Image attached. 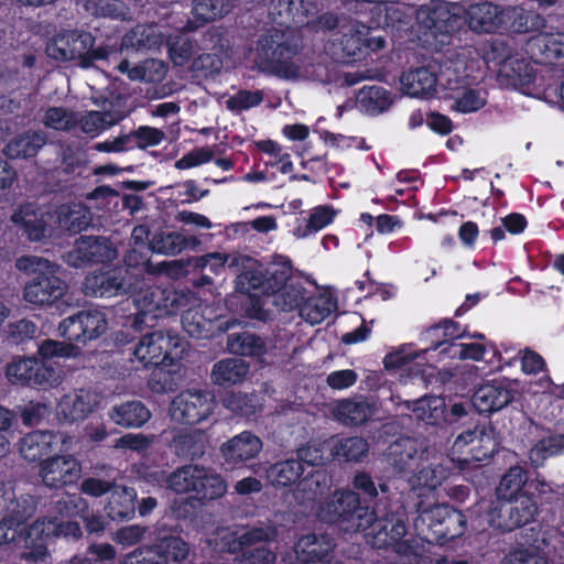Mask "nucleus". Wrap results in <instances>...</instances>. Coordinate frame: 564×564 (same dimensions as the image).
Returning a JSON list of instances; mask_svg holds the SVG:
<instances>
[{"label": "nucleus", "instance_id": "nucleus-7", "mask_svg": "<svg viewBox=\"0 0 564 564\" xmlns=\"http://www.w3.org/2000/svg\"><path fill=\"white\" fill-rule=\"evenodd\" d=\"M169 488L177 494H193L195 498L216 499L227 491L223 477L199 465H185L167 478Z\"/></svg>", "mask_w": 564, "mask_h": 564}, {"label": "nucleus", "instance_id": "nucleus-43", "mask_svg": "<svg viewBox=\"0 0 564 564\" xmlns=\"http://www.w3.org/2000/svg\"><path fill=\"white\" fill-rule=\"evenodd\" d=\"M404 405L412 411L416 420L431 425L438 423L445 413V401L436 395L423 397L413 402L406 401Z\"/></svg>", "mask_w": 564, "mask_h": 564}, {"label": "nucleus", "instance_id": "nucleus-53", "mask_svg": "<svg viewBox=\"0 0 564 564\" xmlns=\"http://www.w3.org/2000/svg\"><path fill=\"white\" fill-rule=\"evenodd\" d=\"M227 345L229 351L235 355L260 358L267 351L264 341L250 333L230 335Z\"/></svg>", "mask_w": 564, "mask_h": 564}, {"label": "nucleus", "instance_id": "nucleus-31", "mask_svg": "<svg viewBox=\"0 0 564 564\" xmlns=\"http://www.w3.org/2000/svg\"><path fill=\"white\" fill-rule=\"evenodd\" d=\"M376 413V403L367 398L344 399L332 405V415L346 425L366 422Z\"/></svg>", "mask_w": 564, "mask_h": 564}, {"label": "nucleus", "instance_id": "nucleus-17", "mask_svg": "<svg viewBox=\"0 0 564 564\" xmlns=\"http://www.w3.org/2000/svg\"><path fill=\"white\" fill-rule=\"evenodd\" d=\"M11 221L29 240L41 241L53 235L55 216L46 208L25 204L13 212Z\"/></svg>", "mask_w": 564, "mask_h": 564}, {"label": "nucleus", "instance_id": "nucleus-10", "mask_svg": "<svg viewBox=\"0 0 564 564\" xmlns=\"http://www.w3.org/2000/svg\"><path fill=\"white\" fill-rule=\"evenodd\" d=\"M415 528L427 543H443L464 533L465 517L448 506L440 505L422 510Z\"/></svg>", "mask_w": 564, "mask_h": 564}, {"label": "nucleus", "instance_id": "nucleus-45", "mask_svg": "<svg viewBox=\"0 0 564 564\" xmlns=\"http://www.w3.org/2000/svg\"><path fill=\"white\" fill-rule=\"evenodd\" d=\"M54 216L58 227L65 230L80 231L91 223L89 209L80 203L62 205Z\"/></svg>", "mask_w": 564, "mask_h": 564}, {"label": "nucleus", "instance_id": "nucleus-26", "mask_svg": "<svg viewBox=\"0 0 564 564\" xmlns=\"http://www.w3.org/2000/svg\"><path fill=\"white\" fill-rule=\"evenodd\" d=\"M40 475L48 487H62L80 477V465L72 455L53 456L41 463Z\"/></svg>", "mask_w": 564, "mask_h": 564}, {"label": "nucleus", "instance_id": "nucleus-29", "mask_svg": "<svg viewBox=\"0 0 564 564\" xmlns=\"http://www.w3.org/2000/svg\"><path fill=\"white\" fill-rule=\"evenodd\" d=\"M359 505L357 494L350 490L336 491L318 502L316 516L325 522L341 521L344 524L350 511Z\"/></svg>", "mask_w": 564, "mask_h": 564}, {"label": "nucleus", "instance_id": "nucleus-34", "mask_svg": "<svg viewBox=\"0 0 564 564\" xmlns=\"http://www.w3.org/2000/svg\"><path fill=\"white\" fill-rule=\"evenodd\" d=\"M97 403L89 390H76L65 394L58 403V414L68 422L85 420Z\"/></svg>", "mask_w": 564, "mask_h": 564}, {"label": "nucleus", "instance_id": "nucleus-64", "mask_svg": "<svg viewBox=\"0 0 564 564\" xmlns=\"http://www.w3.org/2000/svg\"><path fill=\"white\" fill-rule=\"evenodd\" d=\"M43 123L57 131H69L78 123V117L72 110L54 107L46 110Z\"/></svg>", "mask_w": 564, "mask_h": 564}, {"label": "nucleus", "instance_id": "nucleus-47", "mask_svg": "<svg viewBox=\"0 0 564 564\" xmlns=\"http://www.w3.org/2000/svg\"><path fill=\"white\" fill-rule=\"evenodd\" d=\"M248 372V362L242 359L228 358L214 366L212 379L216 384L230 386L241 382Z\"/></svg>", "mask_w": 564, "mask_h": 564}, {"label": "nucleus", "instance_id": "nucleus-48", "mask_svg": "<svg viewBox=\"0 0 564 564\" xmlns=\"http://www.w3.org/2000/svg\"><path fill=\"white\" fill-rule=\"evenodd\" d=\"M421 444L413 438H400L388 448V462L400 470L411 467L422 456H419Z\"/></svg>", "mask_w": 564, "mask_h": 564}, {"label": "nucleus", "instance_id": "nucleus-12", "mask_svg": "<svg viewBox=\"0 0 564 564\" xmlns=\"http://www.w3.org/2000/svg\"><path fill=\"white\" fill-rule=\"evenodd\" d=\"M184 348L178 336L153 332L143 336L134 348V357L143 365L174 366V362L182 358Z\"/></svg>", "mask_w": 564, "mask_h": 564}, {"label": "nucleus", "instance_id": "nucleus-57", "mask_svg": "<svg viewBox=\"0 0 564 564\" xmlns=\"http://www.w3.org/2000/svg\"><path fill=\"white\" fill-rule=\"evenodd\" d=\"M306 291L303 285L297 282H289L282 289H279L273 295L272 304L280 311L289 312L297 308L300 311L305 297Z\"/></svg>", "mask_w": 564, "mask_h": 564}, {"label": "nucleus", "instance_id": "nucleus-21", "mask_svg": "<svg viewBox=\"0 0 564 564\" xmlns=\"http://www.w3.org/2000/svg\"><path fill=\"white\" fill-rule=\"evenodd\" d=\"M448 460L440 455L421 457L420 467L409 478L411 489L419 496L434 491L449 476Z\"/></svg>", "mask_w": 564, "mask_h": 564}, {"label": "nucleus", "instance_id": "nucleus-39", "mask_svg": "<svg viewBox=\"0 0 564 564\" xmlns=\"http://www.w3.org/2000/svg\"><path fill=\"white\" fill-rule=\"evenodd\" d=\"M46 143V137L41 131H28L12 138L3 152L10 159H26L36 155Z\"/></svg>", "mask_w": 564, "mask_h": 564}, {"label": "nucleus", "instance_id": "nucleus-35", "mask_svg": "<svg viewBox=\"0 0 564 564\" xmlns=\"http://www.w3.org/2000/svg\"><path fill=\"white\" fill-rule=\"evenodd\" d=\"M128 115V110L123 107L122 98H117L110 110L105 112L89 111L80 119L82 131L91 137L100 134L102 131L117 124Z\"/></svg>", "mask_w": 564, "mask_h": 564}, {"label": "nucleus", "instance_id": "nucleus-50", "mask_svg": "<svg viewBox=\"0 0 564 564\" xmlns=\"http://www.w3.org/2000/svg\"><path fill=\"white\" fill-rule=\"evenodd\" d=\"M372 12L378 26H395L397 24H408L414 10L399 3H377Z\"/></svg>", "mask_w": 564, "mask_h": 564}, {"label": "nucleus", "instance_id": "nucleus-8", "mask_svg": "<svg viewBox=\"0 0 564 564\" xmlns=\"http://www.w3.org/2000/svg\"><path fill=\"white\" fill-rule=\"evenodd\" d=\"M268 13L272 22L283 29L285 33L292 26L311 25L316 23L317 30L332 29L337 21L333 14H323L315 20L317 7L314 0H272ZM276 29H272L275 31ZM271 30L268 32L270 33ZM285 39L288 36L285 35Z\"/></svg>", "mask_w": 564, "mask_h": 564}, {"label": "nucleus", "instance_id": "nucleus-41", "mask_svg": "<svg viewBox=\"0 0 564 564\" xmlns=\"http://www.w3.org/2000/svg\"><path fill=\"white\" fill-rule=\"evenodd\" d=\"M109 417L123 427H140L150 420L151 413L141 402L132 401L113 406Z\"/></svg>", "mask_w": 564, "mask_h": 564}, {"label": "nucleus", "instance_id": "nucleus-40", "mask_svg": "<svg viewBox=\"0 0 564 564\" xmlns=\"http://www.w3.org/2000/svg\"><path fill=\"white\" fill-rule=\"evenodd\" d=\"M330 459L359 460L368 452V444L360 437H330L324 442Z\"/></svg>", "mask_w": 564, "mask_h": 564}, {"label": "nucleus", "instance_id": "nucleus-2", "mask_svg": "<svg viewBox=\"0 0 564 564\" xmlns=\"http://www.w3.org/2000/svg\"><path fill=\"white\" fill-rule=\"evenodd\" d=\"M15 268L34 275L24 286V300L36 306L52 305L67 292L66 283L58 278L59 265L37 256H23L15 262Z\"/></svg>", "mask_w": 564, "mask_h": 564}, {"label": "nucleus", "instance_id": "nucleus-62", "mask_svg": "<svg viewBox=\"0 0 564 564\" xmlns=\"http://www.w3.org/2000/svg\"><path fill=\"white\" fill-rule=\"evenodd\" d=\"M232 7L230 0H195L193 13L199 21L208 22L228 13Z\"/></svg>", "mask_w": 564, "mask_h": 564}, {"label": "nucleus", "instance_id": "nucleus-11", "mask_svg": "<svg viewBox=\"0 0 564 564\" xmlns=\"http://www.w3.org/2000/svg\"><path fill=\"white\" fill-rule=\"evenodd\" d=\"M216 402L204 390L187 389L180 392L169 406L170 419L182 425H196L207 421L214 413Z\"/></svg>", "mask_w": 564, "mask_h": 564}, {"label": "nucleus", "instance_id": "nucleus-4", "mask_svg": "<svg viewBox=\"0 0 564 564\" xmlns=\"http://www.w3.org/2000/svg\"><path fill=\"white\" fill-rule=\"evenodd\" d=\"M492 59L498 65V78L502 85L513 87L527 96L541 95L535 69L521 52L503 42H497L492 47Z\"/></svg>", "mask_w": 564, "mask_h": 564}, {"label": "nucleus", "instance_id": "nucleus-52", "mask_svg": "<svg viewBox=\"0 0 564 564\" xmlns=\"http://www.w3.org/2000/svg\"><path fill=\"white\" fill-rule=\"evenodd\" d=\"M118 69L132 80L159 82L165 75V65L159 59H148L142 65L133 67L128 61H122Z\"/></svg>", "mask_w": 564, "mask_h": 564}, {"label": "nucleus", "instance_id": "nucleus-46", "mask_svg": "<svg viewBox=\"0 0 564 564\" xmlns=\"http://www.w3.org/2000/svg\"><path fill=\"white\" fill-rule=\"evenodd\" d=\"M305 474L303 464L296 459H285L271 465L265 477L273 487H288L295 484Z\"/></svg>", "mask_w": 564, "mask_h": 564}, {"label": "nucleus", "instance_id": "nucleus-1", "mask_svg": "<svg viewBox=\"0 0 564 564\" xmlns=\"http://www.w3.org/2000/svg\"><path fill=\"white\" fill-rule=\"evenodd\" d=\"M430 343L426 348H417L414 344H401L392 347L383 357V367L388 371H401L400 380L420 379L424 382L433 375L435 362L447 358L440 354L452 341L464 337L458 325L451 321L430 327L425 334Z\"/></svg>", "mask_w": 564, "mask_h": 564}, {"label": "nucleus", "instance_id": "nucleus-54", "mask_svg": "<svg viewBox=\"0 0 564 564\" xmlns=\"http://www.w3.org/2000/svg\"><path fill=\"white\" fill-rule=\"evenodd\" d=\"M527 482L525 471L521 467L510 468L501 478L497 488V496L500 500L511 502L521 495H527L523 491V486Z\"/></svg>", "mask_w": 564, "mask_h": 564}, {"label": "nucleus", "instance_id": "nucleus-51", "mask_svg": "<svg viewBox=\"0 0 564 564\" xmlns=\"http://www.w3.org/2000/svg\"><path fill=\"white\" fill-rule=\"evenodd\" d=\"M391 102L388 91L378 86L364 87L357 97L358 108L368 115L382 112L390 107Z\"/></svg>", "mask_w": 564, "mask_h": 564}, {"label": "nucleus", "instance_id": "nucleus-58", "mask_svg": "<svg viewBox=\"0 0 564 564\" xmlns=\"http://www.w3.org/2000/svg\"><path fill=\"white\" fill-rule=\"evenodd\" d=\"M86 11L96 17L128 19L130 12L121 0H77Z\"/></svg>", "mask_w": 564, "mask_h": 564}, {"label": "nucleus", "instance_id": "nucleus-27", "mask_svg": "<svg viewBox=\"0 0 564 564\" xmlns=\"http://www.w3.org/2000/svg\"><path fill=\"white\" fill-rule=\"evenodd\" d=\"M524 51L535 64L564 59V33H539L527 41Z\"/></svg>", "mask_w": 564, "mask_h": 564}, {"label": "nucleus", "instance_id": "nucleus-38", "mask_svg": "<svg viewBox=\"0 0 564 564\" xmlns=\"http://www.w3.org/2000/svg\"><path fill=\"white\" fill-rule=\"evenodd\" d=\"M468 341H452L444 347L440 354L449 359L481 361L488 349H494V345L485 340V336L475 333Z\"/></svg>", "mask_w": 564, "mask_h": 564}, {"label": "nucleus", "instance_id": "nucleus-63", "mask_svg": "<svg viewBox=\"0 0 564 564\" xmlns=\"http://www.w3.org/2000/svg\"><path fill=\"white\" fill-rule=\"evenodd\" d=\"M149 243L153 252L164 256H174L184 249L186 240L182 235L176 232H161L155 235Z\"/></svg>", "mask_w": 564, "mask_h": 564}, {"label": "nucleus", "instance_id": "nucleus-55", "mask_svg": "<svg viewBox=\"0 0 564 564\" xmlns=\"http://www.w3.org/2000/svg\"><path fill=\"white\" fill-rule=\"evenodd\" d=\"M470 443L469 460H484L490 457L498 447L496 432L491 427L475 429Z\"/></svg>", "mask_w": 564, "mask_h": 564}, {"label": "nucleus", "instance_id": "nucleus-24", "mask_svg": "<svg viewBox=\"0 0 564 564\" xmlns=\"http://www.w3.org/2000/svg\"><path fill=\"white\" fill-rule=\"evenodd\" d=\"M230 269L239 272L236 279L237 291L254 296L267 295L265 265L247 256H236L231 259Z\"/></svg>", "mask_w": 564, "mask_h": 564}, {"label": "nucleus", "instance_id": "nucleus-16", "mask_svg": "<svg viewBox=\"0 0 564 564\" xmlns=\"http://www.w3.org/2000/svg\"><path fill=\"white\" fill-rule=\"evenodd\" d=\"M82 531L76 522L56 520H37L34 522L24 538L25 546L33 549L28 557L40 560L45 555V541L51 536L78 538Z\"/></svg>", "mask_w": 564, "mask_h": 564}, {"label": "nucleus", "instance_id": "nucleus-9", "mask_svg": "<svg viewBox=\"0 0 564 564\" xmlns=\"http://www.w3.org/2000/svg\"><path fill=\"white\" fill-rule=\"evenodd\" d=\"M94 36L88 32H63L47 44L46 53L56 61H77L86 68L94 61L107 58L111 53L105 47L94 48Z\"/></svg>", "mask_w": 564, "mask_h": 564}, {"label": "nucleus", "instance_id": "nucleus-6", "mask_svg": "<svg viewBox=\"0 0 564 564\" xmlns=\"http://www.w3.org/2000/svg\"><path fill=\"white\" fill-rule=\"evenodd\" d=\"M347 532H366L369 542L376 547H386L401 540L406 532L404 522L394 516L376 520L373 511L359 507L352 509L343 525Z\"/></svg>", "mask_w": 564, "mask_h": 564}, {"label": "nucleus", "instance_id": "nucleus-28", "mask_svg": "<svg viewBox=\"0 0 564 564\" xmlns=\"http://www.w3.org/2000/svg\"><path fill=\"white\" fill-rule=\"evenodd\" d=\"M182 323L185 332L192 337L208 338L217 330H224L219 315L214 307L207 305L188 308L182 317Z\"/></svg>", "mask_w": 564, "mask_h": 564}, {"label": "nucleus", "instance_id": "nucleus-42", "mask_svg": "<svg viewBox=\"0 0 564 564\" xmlns=\"http://www.w3.org/2000/svg\"><path fill=\"white\" fill-rule=\"evenodd\" d=\"M333 547V539L328 535L322 534L317 536L316 534H307L297 541L295 553L301 562L307 563L323 558Z\"/></svg>", "mask_w": 564, "mask_h": 564}, {"label": "nucleus", "instance_id": "nucleus-32", "mask_svg": "<svg viewBox=\"0 0 564 564\" xmlns=\"http://www.w3.org/2000/svg\"><path fill=\"white\" fill-rule=\"evenodd\" d=\"M449 8L457 9L453 4H438L434 8L422 7L415 11L417 23L425 34L436 36L448 33L454 28L456 12L452 14Z\"/></svg>", "mask_w": 564, "mask_h": 564}, {"label": "nucleus", "instance_id": "nucleus-61", "mask_svg": "<svg viewBox=\"0 0 564 564\" xmlns=\"http://www.w3.org/2000/svg\"><path fill=\"white\" fill-rule=\"evenodd\" d=\"M322 482H326V475L321 470L310 471L297 482L293 496L299 503L314 500L319 492Z\"/></svg>", "mask_w": 564, "mask_h": 564}, {"label": "nucleus", "instance_id": "nucleus-18", "mask_svg": "<svg viewBox=\"0 0 564 564\" xmlns=\"http://www.w3.org/2000/svg\"><path fill=\"white\" fill-rule=\"evenodd\" d=\"M107 327V319L101 311L87 310L63 319L58 332L68 340L85 343L102 335Z\"/></svg>", "mask_w": 564, "mask_h": 564}, {"label": "nucleus", "instance_id": "nucleus-13", "mask_svg": "<svg viewBox=\"0 0 564 564\" xmlns=\"http://www.w3.org/2000/svg\"><path fill=\"white\" fill-rule=\"evenodd\" d=\"M6 377L13 384L55 387L61 382L56 370L35 357H15L6 368Z\"/></svg>", "mask_w": 564, "mask_h": 564}, {"label": "nucleus", "instance_id": "nucleus-19", "mask_svg": "<svg viewBox=\"0 0 564 564\" xmlns=\"http://www.w3.org/2000/svg\"><path fill=\"white\" fill-rule=\"evenodd\" d=\"M276 535L278 530L272 525L250 530L219 528L207 539V543L220 552H236L242 545H248L257 541H270L275 539Z\"/></svg>", "mask_w": 564, "mask_h": 564}, {"label": "nucleus", "instance_id": "nucleus-22", "mask_svg": "<svg viewBox=\"0 0 564 564\" xmlns=\"http://www.w3.org/2000/svg\"><path fill=\"white\" fill-rule=\"evenodd\" d=\"M72 438L63 433L36 431L20 442V453L28 460H36L51 453H65L70 449Z\"/></svg>", "mask_w": 564, "mask_h": 564}, {"label": "nucleus", "instance_id": "nucleus-60", "mask_svg": "<svg viewBox=\"0 0 564 564\" xmlns=\"http://www.w3.org/2000/svg\"><path fill=\"white\" fill-rule=\"evenodd\" d=\"M334 217L335 212L332 208L325 206L316 207L313 209L307 223L303 226L299 225L294 229L293 235L300 239L307 238L329 225Z\"/></svg>", "mask_w": 564, "mask_h": 564}, {"label": "nucleus", "instance_id": "nucleus-23", "mask_svg": "<svg viewBox=\"0 0 564 564\" xmlns=\"http://www.w3.org/2000/svg\"><path fill=\"white\" fill-rule=\"evenodd\" d=\"M536 513V503L528 495H521L513 501L502 505L499 511L494 510L489 523L495 529L511 531L530 522Z\"/></svg>", "mask_w": 564, "mask_h": 564}, {"label": "nucleus", "instance_id": "nucleus-30", "mask_svg": "<svg viewBox=\"0 0 564 564\" xmlns=\"http://www.w3.org/2000/svg\"><path fill=\"white\" fill-rule=\"evenodd\" d=\"M511 399V391L506 383L491 381L475 391L473 404L479 413H492L507 406Z\"/></svg>", "mask_w": 564, "mask_h": 564}, {"label": "nucleus", "instance_id": "nucleus-14", "mask_svg": "<svg viewBox=\"0 0 564 564\" xmlns=\"http://www.w3.org/2000/svg\"><path fill=\"white\" fill-rule=\"evenodd\" d=\"M383 47L384 40L381 36H369V28L354 22L343 29L339 44L333 43L328 50L336 58L358 59Z\"/></svg>", "mask_w": 564, "mask_h": 564}, {"label": "nucleus", "instance_id": "nucleus-56", "mask_svg": "<svg viewBox=\"0 0 564 564\" xmlns=\"http://www.w3.org/2000/svg\"><path fill=\"white\" fill-rule=\"evenodd\" d=\"M446 97L454 100L452 108L462 113L475 112L486 105L485 96L479 91L464 85L456 91L446 93Z\"/></svg>", "mask_w": 564, "mask_h": 564}, {"label": "nucleus", "instance_id": "nucleus-44", "mask_svg": "<svg viewBox=\"0 0 564 564\" xmlns=\"http://www.w3.org/2000/svg\"><path fill=\"white\" fill-rule=\"evenodd\" d=\"M137 492L127 487H115L109 496L106 511L112 520H127L134 514Z\"/></svg>", "mask_w": 564, "mask_h": 564}, {"label": "nucleus", "instance_id": "nucleus-36", "mask_svg": "<svg viewBox=\"0 0 564 564\" xmlns=\"http://www.w3.org/2000/svg\"><path fill=\"white\" fill-rule=\"evenodd\" d=\"M402 91L411 97H430L438 93L436 75L425 67L404 73L401 78Z\"/></svg>", "mask_w": 564, "mask_h": 564}, {"label": "nucleus", "instance_id": "nucleus-37", "mask_svg": "<svg viewBox=\"0 0 564 564\" xmlns=\"http://www.w3.org/2000/svg\"><path fill=\"white\" fill-rule=\"evenodd\" d=\"M336 310V301L328 291H318L315 294H306L300 308V316L310 325H316L325 321Z\"/></svg>", "mask_w": 564, "mask_h": 564}, {"label": "nucleus", "instance_id": "nucleus-33", "mask_svg": "<svg viewBox=\"0 0 564 564\" xmlns=\"http://www.w3.org/2000/svg\"><path fill=\"white\" fill-rule=\"evenodd\" d=\"M473 63L462 54L455 58H447L440 66L436 75L437 86L447 93L456 91L464 85L466 78L471 76Z\"/></svg>", "mask_w": 564, "mask_h": 564}, {"label": "nucleus", "instance_id": "nucleus-25", "mask_svg": "<svg viewBox=\"0 0 564 564\" xmlns=\"http://www.w3.org/2000/svg\"><path fill=\"white\" fill-rule=\"evenodd\" d=\"M262 441L250 432H242L221 444L219 451L224 464L237 468L256 458L262 451Z\"/></svg>", "mask_w": 564, "mask_h": 564}, {"label": "nucleus", "instance_id": "nucleus-5", "mask_svg": "<svg viewBox=\"0 0 564 564\" xmlns=\"http://www.w3.org/2000/svg\"><path fill=\"white\" fill-rule=\"evenodd\" d=\"M469 28L477 32H494L502 26L516 32H528L539 15L528 13L521 8L501 9L492 3H478L467 11Z\"/></svg>", "mask_w": 564, "mask_h": 564}, {"label": "nucleus", "instance_id": "nucleus-15", "mask_svg": "<svg viewBox=\"0 0 564 564\" xmlns=\"http://www.w3.org/2000/svg\"><path fill=\"white\" fill-rule=\"evenodd\" d=\"M133 301L143 315L152 314L153 317H160L184 307L188 297L173 289L147 288L135 292Z\"/></svg>", "mask_w": 564, "mask_h": 564}, {"label": "nucleus", "instance_id": "nucleus-59", "mask_svg": "<svg viewBox=\"0 0 564 564\" xmlns=\"http://www.w3.org/2000/svg\"><path fill=\"white\" fill-rule=\"evenodd\" d=\"M62 511L69 517L78 516L83 518L89 532H100L105 529V522L100 518H89L86 502L82 497H67V499L62 503Z\"/></svg>", "mask_w": 564, "mask_h": 564}, {"label": "nucleus", "instance_id": "nucleus-49", "mask_svg": "<svg viewBox=\"0 0 564 564\" xmlns=\"http://www.w3.org/2000/svg\"><path fill=\"white\" fill-rule=\"evenodd\" d=\"M161 44L162 34L155 25H139L122 40V47L137 51L156 48Z\"/></svg>", "mask_w": 564, "mask_h": 564}, {"label": "nucleus", "instance_id": "nucleus-20", "mask_svg": "<svg viewBox=\"0 0 564 564\" xmlns=\"http://www.w3.org/2000/svg\"><path fill=\"white\" fill-rule=\"evenodd\" d=\"M131 288V276L124 268L91 273L86 276L83 284L85 294L96 297L123 295L129 292Z\"/></svg>", "mask_w": 564, "mask_h": 564}, {"label": "nucleus", "instance_id": "nucleus-3", "mask_svg": "<svg viewBox=\"0 0 564 564\" xmlns=\"http://www.w3.org/2000/svg\"><path fill=\"white\" fill-rule=\"evenodd\" d=\"M292 50L285 32L275 30L264 34L246 56L250 67L275 74L285 79L301 77V67L290 59Z\"/></svg>", "mask_w": 564, "mask_h": 564}]
</instances>
